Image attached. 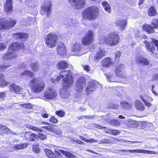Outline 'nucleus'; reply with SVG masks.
Instances as JSON below:
<instances>
[{"label": "nucleus", "mask_w": 158, "mask_h": 158, "mask_svg": "<svg viewBox=\"0 0 158 158\" xmlns=\"http://www.w3.org/2000/svg\"><path fill=\"white\" fill-rule=\"evenodd\" d=\"M70 70L63 71L60 73V75L57 77L56 80L58 82L61 78L64 82L63 86L60 90V95L63 98L67 99L70 96L69 88L73 84V79Z\"/></svg>", "instance_id": "f257e3e1"}, {"label": "nucleus", "mask_w": 158, "mask_h": 158, "mask_svg": "<svg viewBox=\"0 0 158 158\" xmlns=\"http://www.w3.org/2000/svg\"><path fill=\"white\" fill-rule=\"evenodd\" d=\"M120 38L117 32L110 33L107 36H102L99 39L100 43L105 44L110 46H115L118 44Z\"/></svg>", "instance_id": "f03ea898"}, {"label": "nucleus", "mask_w": 158, "mask_h": 158, "mask_svg": "<svg viewBox=\"0 0 158 158\" xmlns=\"http://www.w3.org/2000/svg\"><path fill=\"white\" fill-rule=\"evenodd\" d=\"M29 85L31 91L35 93H39L45 89L44 82L38 78L34 77L29 82Z\"/></svg>", "instance_id": "7ed1b4c3"}, {"label": "nucleus", "mask_w": 158, "mask_h": 158, "mask_svg": "<svg viewBox=\"0 0 158 158\" xmlns=\"http://www.w3.org/2000/svg\"><path fill=\"white\" fill-rule=\"evenodd\" d=\"M99 13L98 7L93 6H90L84 10L82 15L84 19L89 20H94L97 18Z\"/></svg>", "instance_id": "20e7f679"}, {"label": "nucleus", "mask_w": 158, "mask_h": 158, "mask_svg": "<svg viewBox=\"0 0 158 158\" xmlns=\"http://www.w3.org/2000/svg\"><path fill=\"white\" fill-rule=\"evenodd\" d=\"M24 46L23 44H19L17 42L12 43L9 46L8 51L3 56L4 60L10 59L15 58L16 56V54L14 51H16L19 49H23Z\"/></svg>", "instance_id": "39448f33"}, {"label": "nucleus", "mask_w": 158, "mask_h": 158, "mask_svg": "<svg viewBox=\"0 0 158 158\" xmlns=\"http://www.w3.org/2000/svg\"><path fill=\"white\" fill-rule=\"evenodd\" d=\"M58 37L56 34L51 33L48 34L45 39V42L46 46L52 48L55 47L57 44Z\"/></svg>", "instance_id": "423d86ee"}, {"label": "nucleus", "mask_w": 158, "mask_h": 158, "mask_svg": "<svg viewBox=\"0 0 158 158\" xmlns=\"http://www.w3.org/2000/svg\"><path fill=\"white\" fill-rule=\"evenodd\" d=\"M16 23V20L13 19H0V30L9 29L14 26Z\"/></svg>", "instance_id": "0eeeda50"}, {"label": "nucleus", "mask_w": 158, "mask_h": 158, "mask_svg": "<svg viewBox=\"0 0 158 158\" xmlns=\"http://www.w3.org/2000/svg\"><path fill=\"white\" fill-rule=\"evenodd\" d=\"M57 95L56 91L52 88H49L44 92L43 99L45 100L55 99L56 98Z\"/></svg>", "instance_id": "6e6552de"}, {"label": "nucleus", "mask_w": 158, "mask_h": 158, "mask_svg": "<svg viewBox=\"0 0 158 158\" xmlns=\"http://www.w3.org/2000/svg\"><path fill=\"white\" fill-rule=\"evenodd\" d=\"M94 40V33L93 31H89L85 35L81 42L83 45L88 46L93 42Z\"/></svg>", "instance_id": "1a4fd4ad"}, {"label": "nucleus", "mask_w": 158, "mask_h": 158, "mask_svg": "<svg viewBox=\"0 0 158 158\" xmlns=\"http://www.w3.org/2000/svg\"><path fill=\"white\" fill-rule=\"evenodd\" d=\"M152 27L148 25L145 24L143 26V29L149 33H152L154 32V28L158 29V18L153 19L152 23Z\"/></svg>", "instance_id": "9d476101"}, {"label": "nucleus", "mask_w": 158, "mask_h": 158, "mask_svg": "<svg viewBox=\"0 0 158 158\" xmlns=\"http://www.w3.org/2000/svg\"><path fill=\"white\" fill-rule=\"evenodd\" d=\"M84 48L81 46V45L77 43H74L73 44L72 51L73 55L76 56H80L85 53L86 52L84 51Z\"/></svg>", "instance_id": "9b49d317"}, {"label": "nucleus", "mask_w": 158, "mask_h": 158, "mask_svg": "<svg viewBox=\"0 0 158 158\" xmlns=\"http://www.w3.org/2000/svg\"><path fill=\"white\" fill-rule=\"evenodd\" d=\"M86 85L85 79L83 77L79 78L77 80L75 88V90L79 92H81Z\"/></svg>", "instance_id": "f8f14e48"}, {"label": "nucleus", "mask_w": 158, "mask_h": 158, "mask_svg": "<svg viewBox=\"0 0 158 158\" xmlns=\"http://www.w3.org/2000/svg\"><path fill=\"white\" fill-rule=\"evenodd\" d=\"M98 85V84L97 82L94 81L89 82L85 89L87 94L89 95L92 93L93 92H94L97 89Z\"/></svg>", "instance_id": "ddd939ff"}, {"label": "nucleus", "mask_w": 158, "mask_h": 158, "mask_svg": "<svg viewBox=\"0 0 158 158\" xmlns=\"http://www.w3.org/2000/svg\"><path fill=\"white\" fill-rule=\"evenodd\" d=\"M70 4L75 8L80 9L83 7L85 0H68Z\"/></svg>", "instance_id": "4468645a"}, {"label": "nucleus", "mask_w": 158, "mask_h": 158, "mask_svg": "<svg viewBox=\"0 0 158 158\" xmlns=\"http://www.w3.org/2000/svg\"><path fill=\"white\" fill-rule=\"evenodd\" d=\"M57 54L61 56H64L66 55L67 50L64 44L63 43H59L56 48Z\"/></svg>", "instance_id": "2eb2a0df"}, {"label": "nucleus", "mask_w": 158, "mask_h": 158, "mask_svg": "<svg viewBox=\"0 0 158 158\" xmlns=\"http://www.w3.org/2000/svg\"><path fill=\"white\" fill-rule=\"evenodd\" d=\"M124 65L121 64L118 65L116 69L115 73L116 76L119 77L125 78V73L123 71Z\"/></svg>", "instance_id": "dca6fc26"}, {"label": "nucleus", "mask_w": 158, "mask_h": 158, "mask_svg": "<svg viewBox=\"0 0 158 158\" xmlns=\"http://www.w3.org/2000/svg\"><path fill=\"white\" fill-rule=\"evenodd\" d=\"M5 11L8 15L11 14L13 10L12 0H7L4 5Z\"/></svg>", "instance_id": "f3484780"}, {"label": "nucleus", "mask_w": 158, "mask_h": 158, "mask_svg": "<svg viewBox=\"0 0 158 158\" xmlns=\"http://www.w3.org/2000/svg\"><path fill=\"white\" fill-rule=\"evenodd\" d=\"M51 2L49 0L45 1L44 4L41 6L42 10L44 12H47V16L49 15L50 13L51 7Z\"/></svg>", "instance_id": "a211bd4d"}, {"label": "nucleus", "mask_w": 158, "mask_h": 158, "mask_svg": "<svg viewBox=\"0 0 158 158\" xmlns=\"http://www.w3.org/2000/svg\"><path fill=\"white\" fill-rule=\"evenodd\" d=\"M106 51L104 48H100L95 55L94 59L95 61L98 62L102 57L105 56Z\"/></svg>", "instance_id": "6ab92c4d"}, {"label": "nucleus", "mask_w": 158, "mask_h": 158, "mask_svg": "<svg viewBox=\"0 0 158 158\" xmlns=\"http://www.w3.org/2000/svg\"><path fill=\"white\" fill-rule=\"evenodd\" d=\"M126 151H128L129 152H136L148 154H158V152L146 150L143 149L128 150Z\"/></svg>", "instance_id": "aec40b11"}, {"label": "nucleus", "mask_w": 158, "mask_h": 158, "mask_svg": "<svg viewBox=\"0 0 158 158\" xmlns=\"http://www.w3.org/2000/svg\"><path fill=\"white\" fill-rule=\"evenodd\" d=\"M127 24V21L125 19L118 20L116 22V25L118 27L121 31L125 29Z\"/></svg>", "instance_id": "412c9836"}, {"label": "nucleus", "mask_w": 158, "mask_h": 158, "mask_svg": "<svg viewBox=\"0 0 158 158\" xmlns=\"http://www.w3.org/2000/svg\"><path fill=\"white\" fill-rule=\"evenodd\" d=\"M9 88L11 91L14 92L17 94H20L22 90V88L20 86H18L15 84L10 85Z\"/></svg>", "instance_id": "4be33fe9"}, {"label": "nucleus", "mask_w": 158, "mask_h": 158, "mask_svg": "<svg viewBox=\"0 0 158 158\" xmlns=\"http://www.w3.org/2000/svg\"><path fill=\"white\" fill-rule=\"evenodd\" d=\"M112 64V62L110 58L107 57L104 59L101 62V65L104 67H110Z\"/></svg>", "instance_id": "5701e85b"}, {"label": "nucleus", "mask_w": 158, "mask_h": 158, "mask_svg": "<svg viewBox=\"0 0 158 158\" xmlns=\"http://www.w3.org/2000/svg\"><path fill=\"white\" fill-rule=\"evenodd\" d=\"M13 36L16 39H20L23 40H26L27 38V35L25 33H16L13 34Z\"/></svg>", "instance_id": "b1692460"}, {"label": "nucleus", "mask_w": 158, "mask_h": 158, "mask_svg": "<svg viewBox=\"0 0 158 158\" xmlns=\"http://www.w3.org/2000/svg\"><path fill=\"white\" fill-rule=\"evenodd\" d=\"M136 61L138 63H141L144 65L149 64V61L146 58L142 56H139L137 57Z\"/></svg>", "instance_id": "393cba45"}, {"label": "nucleus", "mask_w": 158, "mask_h": 158, "mask_svg": "<svg viewBox=\"0 0 158 158\" xmlns=\"http://www.w3.org/2000/svg\"><path fill=\"white\" fill-rule=\"evenodd\" d=\"M145 44L147 50L151 53V54L152 55L154 54L153 50L155 48L152 44H151L147 41L145 40L144 42Z\"/></svg>", "instance_id": "a878e982"}, {"label": "nucleus", "mask_w": 158, "mask_h": 158, "mask_svg": "<svg viewBox=\"0 0 158 158\" xmlns=\"http://www.w3.org/2000/svg\"><path fill=\"white\" fill-rule=\"evenodd\" d=\"M135 106L136 109L140 111H143L145 109V106L139 101L136 100L135 102Z\"/></svg>", "instance_id": "bb28decb"}, {"label": "nucleus", "mask_w": 158, "mask_h": 158, "mask_svg": "<svg viewBox=\"0 0 158 158\" xmlns=\"http://www.w3.org/2000/svg\"><path fill=\"white\" fill-rule=\"evenodd\" d=\"M36 135L34 133H31L30 132H26L25 134V138L28 140L33 141L35 139Z\"/></svg>", "instance_id": "cd10ccee"}, {"label": "nucleus", "mask_w": 158, "mask_h": 158, "mask_svg": "<svg viewBox=\"0 0 158 158\" xmlns=\"http://www.w3.org/2000/svg\"><path fill=\"white\" fill-rule=\"evenodd\" d=\"M44 152L47 156L50 158H56V156L55 153L50 149L46 148Z\"/></svg>", "instance_id": "c85d7f7f"}, {"label": "nucleus", "mask_w": 158, "mask_h": 158, "mask_svg": "<svg viewBox=\"0 0 158 158\" xmlns=\"http://www.w3.org/2000/svg\"><path fill=\"white\" fill-rule=\"evenodd\" d=\"M57 67L59 69H64L68 66V63L65 61H60L57 64Z\"/></svg>", "instance_id": "c756f323"}, {"label": "nucleus", "mask_w": 158, "mask_h": 158, "mask_svg": "<svg viewBox=\"0 0 158 158\" xmlns=\"http://www.w3.org/2000/svg\"><path fill=\"white\" fill-rule=\"evenodd\" d=\"M28 145L27 143L17 144L14 146L13 147L15 150H20L24 148L27 147Z\"/></svg>", "instance_id": "7c9ffc66"}, {"label": "nucleus", "mask_w": 158, "mask_h": 158, "mask_svg": "<svg viewBox=\"0 0 158 158\" xmlns=\"http://www.w3.org/2000/svg\"><path fill=\"white\" fill-rule=\"evenodd\" d=\"M157 13L153 6H151L148 11V15L149 16H153L156 15Z\"/></svg>", "instance_id": "2f4dec72"}, {"label": "nucleus", "mask_w": 158, "mask_h": 158, "mask_svg": "<svg viewBox=\"0 0 158 158\" xmlns=\"http://www.w3.org/2000/svg\"><path fill=\"white\" fill-rule=\"evenodd\" d=\"M102 5L103 6L105 10L107 12L110 13L111 11V8L108 3L106 1L102 2Z\"/></svg>", "instance_id": "473e14b6"}, {"label": "nucleus", "mask_w": 158, "mask_h": 158, "mask_svg": "<svg viewBox=\"0 0 158 158\" xmlns=\"http://www.w3.org/2000/svg\"><path fill=\"white\" fill-rule=\"evenodd\" d=\"M34 19L30 18H27V19H22L21 21V23L24 25L28 26L30 25L31 24V22L34 20Z\"/></svg>", "instance_id": "72a5a7b5"}, {"label": "nucleus", "mask_w": 158, "mask_h": 158, "mask_svg": "<svg viewBox=\"0 0 158 158\" xmlns=\"http://www.w3.org/2000/svg\"><path fill=\"white\" fill-rule=\"evenodd\" d=\"M8 84L9 83L6 82L4 79L3 75L0 74V86L4 87Z\"/></svg>", "instance_id": "f704fd0d"}, {"label": "nucleus", "mask_w": 158, "mask_h": 158, "mask_svg": "<svg viewBox=\"0 0 158 158\" xmlns=\"http://www.w3.org/2000/svg\"><path fill=\"white\" fill-rule=\"evenodd\" d=\"M27 127L31 130L36 131L42 132L43 130L40 128H39L30 125H27Z\"/></svg>", "instance_id": "c9c22d12"}, {"label": "nucleus", "mask_w": 158, "mask_h": 158, "mask_svg": "<svg viewBox=\"0 0 158 158\" xmlns=\"http://www.w3.org/2000/svg\"><path fill=\"white\" fill-rule=\"evenodd\" d=\"M121 106L123 108L127 109L131 107V105L125 101H122L120 102Z\"/></svg>", "instance_id": "e433bc0d"}, {"label": "nucleus", "mask_w": 158, "mask_h": 158, "mask_svg": "<svg viewBox=\"0 0 158 158\" xmlns=\"http://www.w3.org/2000/svg\"><path fill=\"white\" fill-rule=\"evenodd\" d=\"M31 66L32 70L34 72L38 71L39 69V65L37 62L32 63L31 64Z\"/></svg>", "instance_id": "4c0bfd02"}, {"label": "nucleus", "mask_w": 158, "mask_h": 158, "mask_svg": "<svg viewBox=\"0 0 158 158\" xmlns=\"http://www.w3.org/2000/svg\"><path fill=\"white\" fill-rule=\"evenodd\" d=\"M21 75L22 76L26 75L28 77H34V74L30 71L26 70L22 73Z\"/></svg>", "instance_id": "58836bf2"}, {"label": "nucleus", "mask_w": 158, "mask_h": 158, "mask_svg": "<svg viewBox=\"0 0 158 158\" xmlns=\"http://www.w3.org/2000/svg\"><path fill=\"white\" fill-rule=\"evenodd\" d=\"M107 121L112 125L114 126H119L120 124L119 121L116 119H108Z\"/></svg>", "instance_id": "ea45409f"}, {"label": "nucleus", "mask_w": 158, "mask_h": 158, "mask_svg": "<svg viewBox=\"0 0 158 158\" xmlns=\"http://www.w3.org/2000/svg\"><path fill=\"white\" fill-rule=\"evenodd\" d=\"M82 66L85 71L89 73L93 72V69L89 65H82Z\"/></svg>", "instance_id": "a19ab883"}, {"label": "nucleus", "mask_w": 158, "mask_h": 158, "mask_svg": "<svg viewBox=\"0 0 158 158\" xmlns=\"http://www.w3.org/2000/svg\"><path fill=\"white\" fill-rule=\"evenodd\" d=\"M10 130L6 127L0 125V135L3 132H8Z\"/></svg>", "instance_id": "79ce46f5"}, {"label": "nucleus", "mask_w": 158, "mask_h": 158, "mask_svg": "<svg viewBox=\"0 0 158 158\" xmlns=\"http://www.w3.org/2000/svg\"><path fill=\"white\" fill-rule=\"evenodd\" d=\"M107 132L113 135H118L120 133V132L118 130L112 129H109L108 131H107Z\"/></svg>", "instance_id": "37998d69"}, {"label": "nucleus", "mask_w": 158, "mask_h": 158, "mask_svg": "<svg viewBox=\"0 0 158 158\" xmlns=\"http://www.w3.org/2000/svg\"><path fill=\"white\" fill-rule=\"evenodd\" d=\"M59 151L61 152V153H63L64 155H65L68 157L73 158L74 157V155L62 150H59Z\"/></svg>", "instance_id": "c03bdc74"}, {"label": "nucleus", "mask_w": 158, "mask_h": 158, "mask_svg": "<svg viewBox=\"0 0 158 158\" xmlns=\"http://www.w3.org/2000/svg\"><path fill=\"white\" fill-rule=\"evenodd\" d=\"M141 99L143 101L145 105L146 106L148 107H150L152 106V104L148 102L145 98H144L142 96H140Z\"/></svg>", "instance_id": "a18cd8bd"}, {"label": "nucleus", "mask_w": 158, "mask_h": 158, "mask_svg": "<svg viewBox=\"0 0 158 158\" xmlns=\"http://www.w3.org/2000/svg\"><path fill=\"white\" fill-rule=\"evenodd\" d=\"M139 124L141 126L142 128H145L148 125L151 126L152 124L151 123H148L147 122L143 121L140 122Z\"/></svg>", "instance_id": "49530a36"}, {"label": "nucleus", "mask_w": 158, "mask_h": 158, "mask_svg": "<svg viewBox=\"0 0 158 158\" xmlns=\"http://www.w3.org/2000/svg\"><path fill=\"white\" fill-rule=\"evenodd\" d=\"M118 106L112 103H109L107 106L108 108H111L114 109H117L118 108Z\"/></svg>", "instance_id": "de8ad7c7"}, {"label": "nucleus", "mask_w": 158, "mask_h": 158, "mask_svg": "<svg viewBox=\"0 0 158 158\" xmlns=\"http://www.w3.org/2000/svg\"><path fill=\"white\" fill-rule=\"evenodd\" d=\"M106 77L109 82H116V81L114 79V76L110 74H107L106 75Z\"/></svg>", "instance_id": "09e8293b"}, {"label": "nucleus", "mask_w": 158, "mask_h": 158, "mask_svg": "<svg viewBox=\"0 0 158 158\" xmlns=\"http://www.w3.org/2000/svg\"><path fill=\"white\" fill-rule=\"evenodd\" d=\"M115 62L118 63L119 61V58L121 56L120 52L119 51L116 52L115 53Z\"/></svg>", "instance_id": "8fccbe9b"}, {"label": "nucleus", "mask_w": 158, "mask_h": 158, "mask_svg": "<svg viewBox=\"0 0 158 158\" xmlns=\"http://www.w3.org/2000/svg\"><path fill=\"white\" fill-rule=\"evenodd\" d=\"M56 114L61 117H64L65 115V112L62 110L56 111Z\"/></svg>", "instance_id": "3c124183"}, {"label": "nucleus", "mask_w": 158, "mask_h": 158, "mask_svg": "<svg viewBox=\"0 0 158 158\" xmlns=\"http://www.w3.org/2000/svg\"><path fill=\"white\" fill-rule=\"evenodd\" d=\"M10 66V65H6L5 64H3L2 65H0V72L4 71L5 69Z\"/></svg>", "instance_id": "603ef678"}, {"label": "nucleus", "mask_w": 158, "mask_h": 158, "mask_svg": "<svg viewBox=\"0 0 158 158\" xmlns=\"http://www.w3.org/2000/svg\"><path fill=\"white\" fill-rule=\"evenodd\" d=\"M52 132L58 135L61 134L62 133L60 129L55 128L54 127Z\"/></svg>", "instance_id": "864d4df0"}, {"label": "nucleus", "mask_w": 158, "mask_h": 158, "mask_svg": "<svg viewBox=\"0 0 158 158\" xmlns=\"http://www.w3.org/2000/svg\"><path fill=\"white\" fill-rule=\"evenodd\" d=\"M111 141L108 139H103L99 141V144L101 143H111Z\"/></svg>", "instance_id": "5fc2aeb1"}, {"label": "nucleus", "mask_w": 158, "mask_h": 158, "mask_svg": "<svg viewBox=\"0 0 158 158\" xmlns=\"http://www.w3.org/2000/svg\"><path fill=\"white\" fill-rule=\"evenodd\" d=\"M21 106H23V107H26L27 108L30 109L32 107V105L30 103H25L20 105Z\"/></svg>", "instance_id": "6e6d98bb"}, {"label": "nucleus", "mask_w": 158, "mask_h": 158, "mask_svg": "<svg viewBox=\"0 0 158 158\" xmlns=\"http://www.w3.org/2000/svg\"><path fill=\"white\" fill-rule=\"evenodd\" d=\"M54 127L52 126H43L42 127V128H44L52 132V131Z\"/></svg>", "instance_id": "4d7b16f0"}, {"label": "nucleus", "mask_w": 158, "mask_h": 158, "mask_svg": "<svg viewBox=\"0 0 158 158\" xmlns=\"http://www.w3.org/2000/svg\"><path fill=\"white\" fill-rule=\"evenodd\" d=\"M33 149L34 152L37 153H38L40 151V149L38 145H34L33 147Z\"/></svg>", "instance_id": "13d9d810"}, {"label": "nucleus", "mask_w": 158, "mask_h": 158, "mask_svg": "<svg viewBox=\"0 0 158 158\" xmlns=\"http://www.w3.org/2000/svg\"><path fill=\"white\" fill-rule=\"evenodd\" d=\"M38 137L40 139L42 140H44L46 139L47 136L45 135L42 133H40L38 134Z\"/></svg>", "instance_id": "bf43d9fd"}, {"label": "nucleus", "mask_w": 158, "mask_h": 158, "mask_svg": "<svg viewBox=\"0 0 158 158\" xmlns=\"http://www.w3.org/2000/svg\"><path fill=\"white\" fill-rule=\"evenodd\" d=\"M50 121L52 123H56L58 122V120L54 116H52L50 119Z\"/></svg>", "instance_id": "052dcab7"}, {"label": "nucleus", "mask_w": 158, "mask_h": 158, "mask_svg": "<svg viewBox=\"0 0 158 158\" xmlns=\"http://www.w3.org/2000/svg\"><path fill=\"white\" fill-rule=\"evenodd\" d=\"M6 47V45L3 43H0V50H3Z\"/></svg>", "instance_id": "680f3d73"}, {"label": "nucleus", "mask_w": 158, "mask_h": 158, "mask_svg": "<svg viewBox=\"0 0 158 158\" xmlns=\"http://www.w3.org/2000/svg\"><path fill=\"white\" fill-rule=\"evenodd\" d=\"M152 42L156 46L158 51V41L156 40L153 39L152 40Z\"/></svg>", "instance_id": "e2e57ef3"}, {"label": "nucleus", "mask_w": 158, "mask_h": 158, "mask_svg": "<svg viewBox=\"0 0 158 158\" xmlns=\"http://www.w3.org/2000/svg\"><path fill=\"white\" fill-rule=\"evenodd\" d=\"M41 115L43 117L47 118L48 117L49 114L45 111L42 113Z\"/></svg>", "instance_id": "0e129e2a"}, {"label": "nucleus", "mask_w": 158, "mask_h": 158, "mask_svg": "<svg viewBox=\"0 0 158 158\" xmlns=\"http://www.w3.org/2000/svg\"><path fill=\"white\" fill-rule=\"evenodd\" d=\"M135 120L131 119L129 120L128 123V125L130 127H131L133 124Z\"/></svg>", "instance_id": "69168bd1"}, {"label": "nucleus", "mask_w": 158, "mask_h": 158, "mask_svg": "<svg viewBox=\"0 0 158 158\" xmlns=\"http://www.w3.org/2000/svg\"><path fill=\"white\" fill-rule=\"evenodd\" d=\"M98 142V141L97 140H95L94 139H88V141H87V143H96Z\"/></svg>", "instance_id": "338daca9"}, {"label": "nucleus", "mask_w": 158, "mask_h": 158, "mask_svg": "<svg viewBox=\"0 0 158 158\" xmlns=\"http://www.w3.org/2000/svg\"><path fill=\"white\" fill-rule=\"evenodd\" d=\"M5 92H3L0 93V99H2L5 97Z\"/></svg>", "instance_id": "774afa93"}]
</instances>
